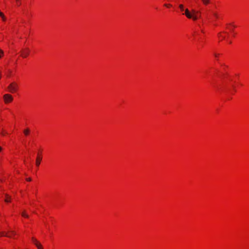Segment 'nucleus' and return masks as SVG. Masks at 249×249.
I'll use <instances>...</instances> for the list:
<instances>
[{"instance_id": "f257e3e1", "label": "nucleus", "mask_w": 249, "mask_h": 249, "mask_svg": "<svg viewBox=\"0 0 249 249\" xmlns=\"http://www.w3.org/2000/svg\"><path fill=\"white\" fill-rule=\"evenodd\" d=\"M18 88V86L15 83H12L8 87L9 91L12 93H14V92H16Z\"/></svg>"}, {"instance_id": "f03ea898", "label": "nucleus", "mask_w": 249, "mask_h": 249, "mask_svg": "<svg viewBox=\"0 0 249 249\" xmlns=\"http://www.w3.org/2000/svg\"><path fill=\"white\" fill-rule=\"evenodd\" d=\"M3 99L5 104H8L12 102L13 97L9 94H5L3 95Z\"/></svg>"}, {"instance_id": "7ed1b4c3", "label": "nucleus", "mask_w": 249, "mask_h": 249, "mask_svg": "<svg viewBox=\"0 0 249 249\" xmlns=\"http://www.w3.org/2000/svg\"><path fill=\"white\" fill-rule=\"evenodd\" d=\"M30 52V50L28 48H26L25 49H22L21 51V55L23 58H26L29 55Z\"/></svg>"}, {"instance_id": "20e7f679", "label": "nucleus", "mask_w": 249, "mask_h": 249, "mask_svg": "<svg viewBox=\"0 0 249 249\" xmlns=\"http://www.w3.org/2000/svg\"><path fill=\"white\" fill-rule=\"evenodd\" d=\"M184 15L188 18H192L193 17V15L190 13L189 10L188 9H186L185 10ZM184 15V14H183Z\"/></svg>"}, {"instance_id": "39448f33", "label": "nucleus", "mask_w": 249, "mask_h": 249, "mask_svg": "<svg viewBox=\"0 0 249 249\" xmlns=\"http://www.w3.org/2000/svg\"><path fill=\"white\" fill-rule=\"evenodd\" d=\"M41 160H42V158L41 157L37 156V157L36 158V165L37 166H39Z\"/></svg>"}, {"instance_id": "423d86ee", "label": "nucleus", "mask_w": 249, "mask_h": 249, "mask_svg": "<svg viewBox=\"0 0 249 249\" xmlns=\"http://www.w3.org/2000/svg\"><path fill=\"white\" fill-rule=\"evenodd\" d=\"M201 1L205 5H207L211 3L210 0H201Z\"/></svg>"}, {"instance_id": "0eeeda50", "label": "nucleus", "mask_w": 249, "mask_h": 249, "mask_svg": "<svg viewBox=\"0 0 249 249\" xmlns=\"http://www.w3.org/2000/svg\"><path fill=\"white\" fill-rule=\"evenodd\" d=\"M6 198L5 199V201L6 202H9L10 201V197L7 195H5Z\"/></svg>"}, {"instance_id": "6e6552de", "label": "nucleus", "mask_w": 249, "mask_h": 249, "mask_svg": "<svg viewBox=\"0 0 249 249\" xmlns=\"http://www.w3.org/2000/svg\"><path fill=\"white\" fill-rule=\"evenodd\" d=\"M0 234H1V236H7L9 237H11V235H8L7 233H5L4 232H0Z\"/></svg>"}, {"instance_id": "1a4fd4ad", "label": "nucleus", "mask_w": 249, "mask_h": 249, "mask_svg": "<svg viewBox=\"0 0 249 249\" xmlns=\"http://www.w3.org/2000/svg\"><path fill=\"white\" fill-rule=\"evenodd\" d=\"M36 246L38 249H43L42 246L39 242H38L37 244H36Z\"/></svg>"}, {"instance_id": "9d476101", "label": "nucleus", "mask_w": 249, "mask_h": 249, "mask_svg": "<svg viewBox=\"0 0 249 249\" xmlns=\"http://www.w3.org/2000/svg\"><path fill=\"white\" fill-rule=\"evenodd\" d=\"M200 16H198L196 15H193V17L192 18L194 20H196L198 18H199Z\"/></svg>"}, {"instance_id": "9b49d317", "label": "nucleus", "mask_w": 249, "mask_h": 249, "mask_svg": "<svg viewBox=\"0 0 249 249\" xmlns=\"http://www.w3.org/2000/svg\"><path fill=\"white\" fill-rule=\"evenodd\" d=\"M23 132L24 134L27 136L29 134L30 132V130L28 128H27L23 131Z\"/></svg>"}, {"instance_id": "f8f14e48", "label": "nucleus", "mask_w": 249, "mask_h": 249, "mask_svg": "<svg viewBox=\"0 0 249 249\" xmlns=\"http://www.w3.org/2000/svg\"><path fill=\"white\" fill-rule=\"evenodd\" d=\"M22 216L28 218L29 217L28 215L27 214L25 211L21 213Z\"/></svg>"}, {"instance_id": "ddd939ff", "label": "nucleus", "mask_w": 249, "mask_h": 249, "mask_svg": "<svg viewBox=\"0 0 249 249\" xmlns=\"http://www.w3.org/2000/svg\"><path fill=\"white\" fill-rule=\"evenodd\" d=\"M179 8L181 11H183L185 10L184 9V6L182 4L179 5Z\"/></svg>"}, {"instance_id": "4468645a", "label": "nucleus", "mask_w": 249, "mask_h": 249, "mask_svg": "<svg viewBox=\"0 0 249 249\" xmlns=\"http://www.w3.org/2000/svg\"><path fill=\"white\" fill-rule=\"evenodd\" d=\"M192 12L193 13V14H192L193 15H196V14L199 13V11H196L195 10H192Z\"/></svg>"}, {"instance_id": "2eb2a0df", "label": "nucleus", "mask_w": 249, "mask_h": 249, "mask_svg": "<svg viewBox=\"0 0 249 249\" xmlns=\"http://www.w3.org/2000/svg\"><path fill=\"white\" fill-rule=\"evenodd\" d=\"M32 241L35 245H36V244H37L38 243V242L36 240V239L34 238H32Z\"/></svg>"}, {"instance_id": "dca6fc26", "label": "nucleus", "mask_w": 249, "mask_h": 249, "mask_svg": "<svg viewBox=\"0 0 249 249\" xmlns=\"http://www.w3.org/2000/svg\"><path fill=\"white\" fill-rule=\"evenodd\" d=\"M4 52L2 50L0 49V58H1L3 55Z\"/></svg>"}, {"instance_id": "f3484780", "label": "nucleus", "mask_w": 249, "mask_h": 249, "mask_svg": "<svg viewBox=\"0 0 249 249\" xmlns=\"http://www.w3.org/2000/svg\"><path fill=\"white\" fill-rule=\"evenodd\" d=\"M16 1L17 2L18 5H19L21 4L20 0H16Z\"/></svg>"}, {"instance_id": "a211bd4d", "label": "nucleus", "mask_w": 249, "mask_h": 249, "mask_svg": "<svg viewBox=\"0 0 249 249\" xmlns=\"http://www.w3.org/2000/svg\"><path fill=\"white\" fill-rule=\"evenodd\" d=\"M3 16H4V14L0 11V17L2 18H3Z\"/></svg>"}, {"instance_id": "6ab92c4d", "label": "nucleus", "mask_w": 249, "mask_h": 249, "mask_svg": "<svg viewBox=\"0 0 249 249\" xmlns=\"http://www.w3.org/2000/svg\"><path fill=\"white\" fill-rule=\"evenodd\" d=\"M213 15L216 18H218V15L216 13H213Z\"/></svg>"}, {"instance_id": "aec40b11", "label": "nucleus", "mask_w": 249, "mask_h": 249, "mask_svg": "<svg viewBox=\"0 0 249 249\" xmlns=\"http://www.w3.org/2000/svg\"><path fill=\"white\" fill-rule=\"evenodd\" d=\"M26 179L27 181H31L32 180V179L30 178H27Z\"/></svg>"}, {"instance_id": "412c9836", "label": "nucleus", "mask_w": 249, "mask_h": 249, "mask_svg": "<svg viewBox=\"0 0 249 249\" xmlns=\"http://www.w3.org/2000/svg\"><path fill=\"white\" fill-rule=\"evenodd\" d=\"M5 134H7V132H4V131H2V132H1V134H2V135H5Z\"/></svg>"}, {"instance_id": "4be33fe9", "label": "nucleus", "mask_w": 249, "mask_h": 249, "mask_svg": "<svg viewBox=\"0 0 249 249\" xmlns=\"http://www.w3.org/2000/svg\"><path fill=\"white\" fill-rule=\"evenodd\" d=\"M164 6H165L166 7H169V6H171V5L170 4H165Z\"/></svg>"}, {"instance_id": "5701e85b", "label": "nucleus", "mask_w": 249, "mask_h": 249, "mask_svg": "<svg viewBox=\"0 0 249 249\" xmlns=\"http://www.w3.org/2000/svg\"><path fill=\"white\" fill-rule=\"evenodd\" d=\"M2 20H3V21H5V20H6V18H5V16H3V18H2Z\"/></svg>"}, {"instance_id": "b1692460", "label": "nucleus", "mask_w": 249, "mask_h": 249, "mask_svg": "<svg viewBox=\"0 0 249 249\" xmlns=\"http://www.w3.org/2000/svg\"><path fill=\"white\" fill-rule=\"evenodd\" d=\"M2 148L1 146H0V152L1 151Z\"/></svg>"}, {"instance_id": "393cba45", "label": "nucleus", "mask_w": 249, "mask_h": 249, "mask_svg": "<svg viewBox=\"0 0 249 249\" xmlns=\"http://www.w3.org/2000/svg\"><path fill=\"white\" fill-rule=\"evenodd\" d=\"M11 233H12V234H15V233H14V232L13 231H11Z\"/></svg>"}, {"instance_id": "a878e982", "label": "nucleus", "mask_w": 249, "mask_h": 249, "mask_svg": "<svg viewBox=\"0 0 249 249\" xmlns=\"http://www.w3.org/2000/svg\"><path fill=\"white\" fill-rule=\"evenodd\" d=\"M215 56H217V54H215Z\"/></svg>"}]
</instances>
